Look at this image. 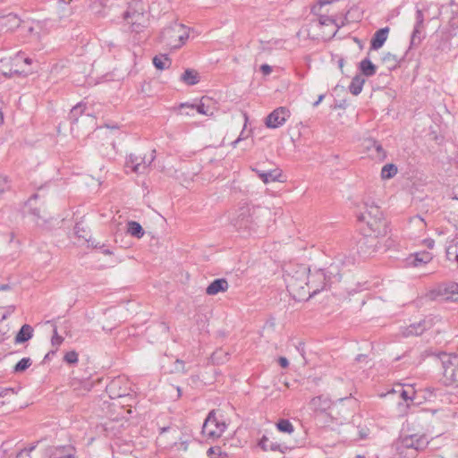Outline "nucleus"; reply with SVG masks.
Returning <instances> with one entry per match:
<instances>
[{
    "mask_svg": "<svg viewBox=\"0 0 458 458\" xmlns=\"http://www.w3.org/2000/svg\"><path fill=\"white\" fill-rule=\"evenodd\" d=\"M270 214L271 212L267 208L245 204L238 208L232 224L244 236L251 235L256 233L258 229L262 226V217Z\"/></svg>",
    "mask_w": 458,
    "mask_h": 458,
    "instance_id": "nucleus-1",
    "label": "nucleus"
},
{
    "mask_svg": "<svg viewBox=\"0 0 458 458\" xmlns=\"http://www.w3.org/2000/svg\"><path fill=\"white\" fill-rule=\"evenodd\" d=\"M147 20L145 4L141 0H131L114 21L116 25L145 27Z\"/></svg>",
    "mask_w": 458,
    "mask_h": 458,
    "instance_id": "nucleus-2",
    "label": "nucleus"
},
{
    "mask_svg": "<svg viewBox=\"0 0 458 458\" xmlns=\"http://www.w3.org/2000/svg\"><path fill=\"white\" fill-rule=\"evenodd\" d=\"M365 211L357 216L360 222L367 224L372 233L385 234L386 233V222L383 217L380 208L374 201L364 202Z\"/></svg>",
    "mask_w": 458,
    "mask_h": 458,
    "instance_id": "nucleus-3",
    "label": "nucleus"
},
{
    "mask_svg": "<svg viewBox=\"0 0 458 458\" xmlns=\"http://www.w3.org/2000/svg\"><path fill=\"white\" fill-rule=\"evenodd\" d=\"M428 445V438L423 435L402 436L395 444L397 453L404 458H414L419 451L425 449Z\"/></svg>",
    "mask_w": 458,
    "mask_h": 458,
    "instance_id": "nucleus-4",
    "label": "nucleus"
},
{
    "mask_svg": "<svg viewBox=\"0 0 458 458\" xmlns=\"http://www.w3.org/2000/svg\"><path fill=\"white\" fill-rule=\"evenodd\" d=\"M354 262L353 258H346L343 259L340 256L336 259V262L332 263L326 269H318L312 273L311 283L315 284V280H326L328 287L334 284L340 282L342 276L340 273L339 263L343 265H350Z\"/></svg>",
    "mask_w": 458,
    "mask_h": 458,
    "instance_id": "nucleus-5",
    "label": "nucleus"
},
{
    "mask_svg": "<svg viewBox=\"0 0 458 458\" xmlns=\"http://www.w3.org/2000/svg\"><path fill=\"white\" fill-rule=\"evenodd\" d=\"M443 382L446 386H458V355H445L442 360Z\"/></svg>",
    "mask_w": 458,
    "mask_h": 458,
    "instance_id": "nucleus-6",
    "label": "nucleus"
},
{
    "mask_svg": "<svg viewBox=\"0 0 458 458\" xmlns=\"http://www.w3.org/2000/svg\"><path fill=\"white\" fill-rule=\"evenodd\" d=\"M226 425L223 421H219L216 417L214 411H211L202 426L203 435L208 437H219L225 430Z\"/></svg>",
    "mask_w": 458,
    "mask_h": 458,
    "instance_id": "nucleus-7",
    "label": "nucleus"
},
{
    "mask_svg": "<svg viewBox=\"0 0 458 458\" xmlns=\"http://www.w3.org/2000/svg\"><path fill=\"white\" fill-rule=\"evenodd\" d=\"M106 391L112 399L124 397L130 394L131 386L125 377H118L106 386Z\"/></svg>",
    "mask_w": 458,
    "mask_h": 458,
    "instance_id": "nucleus-8",
    "label": "nucleus"
},
{
    "mask_svg": "<svg viewBox=\"0 0 458 458\" xmlns=\"http://www.w3.org/2000/svg\"><path fill=\"white\" fill-rule=\"evenodd\" d=\"M431 294L434 298L439 297L442 300L458 302V284L457 283H445L439 284Z\"/></svg>",
    "mask_w": 458,
    "mask_h": 458,
    "instance_id": "nucleus-9",
    "label": "nucleus"
},
{
    "mask_svg": "<svg viewBox=\"0 0 458 458\" xmlns=\"http://www.w3.org/2000/svg\"><path fill=\"white\" fill-rule=\"evenodd\" d=\"M289 117V109L284 106H280L267 116L265 124L267 128L276 129L284 125Z\"/></svg>",
    "mask_w": 458,
    "mask_h": 458,
    "instance_id": "nucleus-10",
    "label": "nucleus"
},
{
    "mask_svg": "<svg viewBox=\"0 0 458 458\" xmlns=\"http://www.w3.org/2000/svg\"><path fill=\"white\" fill-rule=\"evenodd\" d=\"M434 325L433 318L427 317L419 322L411 324L403 330L405 337L421 335L426 330L430 329Z\"/></svg>",
    "mask_w": 458,
    "mask_h": 458,
    "instance_id": "nucleus-11",
    "label": "nucleus"
},
{
    "mask_svg": "<svg viewBox=\"0 0 458 458\" xmlns=\"http://www.w3.org/2000/svg\"><path fill=\"white\" fill-rule=\"evenodd\" d=\"M380 234L374 233V236H363L358 242V252L362 257H368L377 250L378 243L377 237Z\"/></svg>",
    "mask_w": 458,
    "mask_h": 458,
    "instance_id": "nucleus-12",
    "label": "nucleus"
},
{
    "mask_svg": "<svg viewBox=\"0 0 458 458\" xmlns=\"http://www.w3.org/2000/svg\"><path fill=\"white\" fill-rule=\"evenodd\" d=\"M11 57L0 59V72L6 78H12L15 75L26 77L31 72L26 69L13 68Z\"/></svg>",
    "mask_w": 458,
    "mask_h": 458,
    "instance_id": "nucleus-13",
    "label": "nucleus"
},
{
    "mask_svg": "<svg viewBox=\"0 0 458 458\" xmlns=\"http://www.w3.org/2000/svg\"><path fill=\"white\" fill-rule=\"evenodd\" d=\"M173 32H174V30H162L160 41L165 43V45L170 48H179L188 39L189 34L185 33L180 36H174L171 35Z\"/></svg>",
    "mask_w": 458,
    "mask_h": 458,
    "instance_id": "nucleus-14",
    "label": "nucleus"
},
{
    "mask_svg": "<svg viewBox=\"0 0 458 458\" xmlns=\"http://www.w3.org/2000/svg\"><path fill=\"white\" fill-rule=\"evenodd\" d=\"M75 448L72 445H60L49 449L48 458H75Z\"/></svg>",
    "mask_w": 458,
    "mask_h": 458,
    "instance_id": "nucleus-15",
    "label": "nucleus"
},
{
    "mask_svg": "<svg viewBox=\"0 0 458 458\" xmlns=\"http://www.w3.org/2000/svg\"><path fill=\"white\" fill-rule=\"evenodd\" d=\"M365 147L373 158L383 161L386 157V152L378 141L369 140L366 142Z\"/></svg>",
    "mask_w": 458,
    "mask_h": 458,
    "instance_id": "nucleus-16",
    "label": "nucleus"
},
{
    "mask_svg": "<svg viewBox=\"0 0 458 458\" xmlns=\"http://www.w3.org/2000/svg\"><path fill=\"white\" fill-rule=\"evenodd\" d=\"M253 171L257 174L259 178L266 184L272 182H281L280 177L282 176V172L278 168L272 169L267 172L259 169H253Z\"/></svg>",
    "mask_w": 458,
    "mask_h": 458,
    "instance_id": "nucleus-17",
    "label": "nucleus"
},
{
    "mask_svg": "<svg viewBox=\"0 0 458 458\" xmlns=\"http://www.w3.org/2000/svg\"><path fill=\"white\" fill-rule=\"evenodd\" d=\"M21 25V20L13 13L0 16V28L19 29Z\"/></svg>",
    "mask_w": 458,
    "mask_h": 458,
    "instance_id": "nucleus-18",
    "label": "nucleus"
},
{
    "mask_svg": "<svg viewBox=\"0 0 458 458\" xmlns=\"http://www.w3.org/2000/svg\"><path fill=\"white\" fill-rule=\"evenodd\" d=\"M228 288V282L225 278H217L212 281L206 288V293L208 295H216L218 293L225 292Z\"/></svg>",
    "mask_w": 458,
    "mask_h": 458,
    "instance_id": "nucleus-19",
    "label": "nucleus"
},
{
    "mask_svg": "<svg viewBox=\"0 0 458 458\" xmlns=\"http://www.w3.org/2000/svg\"><path fill=\"white\" fill-rule=\"evenodd\" d=\"M432 259L433 257L429 252H417L409 258L408 263L410 265H412L413 267H421L429 263L432 260Z\"/></svg>",
    "mask_w": 458,
    "mask_h": 458,
    "instance_id": "nucleus-20",
    "label": "nucleus"
},
{
    "mask_svg": "<svg viewBox=\"0 0 458 458\" xmlns=\"http://www.w3.org/2000/svg\"><path fill=\"white\" fill-rule=\"evenodd\" d=\"M33 327L29 324L21 326L20 330L15 335V344H24L33 337Z\"/></svg>",
    "mask_w": 458,
    "mask_h": 458,
    "instance_id": "nucleus-21",
    "label": "nucleus"
},
{
    "mask_svg": "<svg viewBox=\"0 0 458 458\" xmlns=\"http://www.w3.org/2000/svg\"><path fill=\"white\" fill-rule=\"evenodd\" d=\"M259 446L263 451H280L281 453L284 452V449L287 447L276 442L271 441L267 437L263 436L259 442Z\"/></svg>",
    "mask_w": 458,
    "mask_h": 458,
    "instance_id": "nucleus-22",
    "label": "nucleus"
},
{
    "mask_svg": "<svg viewBox=\"0 0 458 458\" xmlns=\"http://www.w3.org/2000/svg\"><path fill=\"white\" fill-rule=\"evenodd\" d=\"M311 279H312V273L310 274V276H308V282H307V285L309 286V289L311 290V292L310 293V297L315 296L318 293H319L320 292L327 289L328 284L326 280H318L317 279V280H315L316 281L315 284H312Z\"/></svg>",
    "mask_w": 458,
    "mask_h": 458,
    "instance_id": "nucleus-23",
    "label": "nucleus"
},
{
    "mask_svg": "<svg viewBox=\"0 0 458 458\" xmlns=\"http://www.w3.org/2000/svg\"><path fill=\"white\" fill-rule=\"evenodd\" d=\"M338 30H335L334 33H332V34H330L328 36H324V35H320L319 33L310 34V30H298L296 35H297V37L299 38H310L313 41L319 42V41H327V40H329V39L333 38L335 36V33Z\"/></svg>",
    "mask_w": 458,
    "mask_h": 458,
    "instance_id": "nucleus-24",
    "label": "nucleus"
},
{
    "mask_svg": "<svg viewBox=\"0 0 458 458\" xmlns=\"http://www.w3.org/2000/svg\"><path fill=\"white\" fill-rule=\"evenodd\" d=\"M152 63L156 69L164 71L171 66L172 60L167 54H160L153 57Z\"/></svg>",
    "mask_w": 458,
    "mask_h": 458,
    "instance_id": "nucleus-25",
    "label": "nucleus"
},
{
    "mask_svg": "<svg viewBox=\"0 0 458 458\" xmlns=\"http://www.w3.org/2000/svg\"><path fill=\"white\" fill-rule=\"evenodd\" d=\"M389 30H377L370 41V49H379L386 41Z\"/></svg>",
    "mask_w": 458,
    "mask_h": 458,
    "instance_id": "nucleus-26",
    "label": "nucleus"
},
{
    "mask_svg": "<svg viewBox=\"0 0 458 458\" xmlns=\"http://www.w3.org/2000/svg\"><path fill=\"white\" fill-rule=\"evenodd\" d=\"M426 19H431L429 17V10L428 7L422 5V7L416 6L415 13V23L413 29H420Z\"/></svg>",
    "mask_w": 458,
    "mask_h": 458,
    "instance_id": "nucleus-27",
    "label": "nucleus"
},
{
    "mask_svg": "<svg viewBox=\"0 0 458 458\" xmlns=\"http://www.w3.org/2000/svg\"><path fill=\"white\" fill-rule=\"evenodd\" d=\"M181 81L188 86H193L199 83V72L193 69H186L181 75Z\"/></svg>",
    "mask_w": 458,
    "mask_h": 458,
    "instance_id": "nucleus-28",
    "label": "nucleus"
},
{
    "mask_svg": "<svg viewBox=\"0 0 458 458\" xmlns=\"http://www.w3.org/2000/svg\"><path fill=\"white\" fill-rule=\"evenodd\" d=\"M140 160H141L140 156L130 154L126 157L125 165H126V167L131 168V171L136 174H142Z\"/></svg>",
    "mask_w": 458,
    "mask_h": 458,
    "instance_id": "nucleus-29",
    "label": "nucleus"
},
{
    "mask_svg": "<svg viewBox=\"0 0 458 458\" xmlns=\"http://www.w3.org/2000/svg\"><path fill=\"white\" fill-rule=\"evenodd\" d=\"M359 69L366 77H371L377 72L376 65L369 58H365L360 63Z\"/></svg>",
    "mask_w": 458,
    "mask_h": 458,
    "instance_id": "nucleus-30",
    "label": "nucleus"
},
{
    "mask_svg": "<svg viewBox=\"0 0 458 458\" xmlns=\"http://www.w3.org/2000/svg\"><path fill=\"white\" fill-rule=\"evenodd\" d=\"M446 258L458 264V238L452 240L446 247Z\"/></svg>",
    "mask_w": 458,
    "mask_h": 458,
    "instance_id": "nucleus-31",
    "label": "nucleus"
},
{
    "mask_svg": "<svg viewBox=\"0 0 458 458\" xmlns=\"http://www.w3.org/2000/svg\"><path fill=\"white\" fill-rule=\"evenodd\" d=\"M127 233L137 239H140L143 237L145 231L140 223L129 221L127 224Z\"/></svg>",
    "mask_w": 458,
    "mask_h": 458,
    "instance_id": "nucleus-32",
    "label": "nucleus"
},
{
    "mask_svg": "<svg viewBox=\"0 0 458 458\" xmlns=\"http://www.w3.org/2000/svg\"><path fill=\"white\" fill-rule=\"evenodd\" d=\"M364 83L365 79H363L360 75H355L349 86L350 92L354 96H358L361 92Z\"/></svg>",
    "mask_w": 458,
    "mask_h": 458,
    "instance_id": "nucleus-33",
    "label": "nucleus"
},
{
    "mask_svg": "<svg viewBox=\"0 0 458 458\" xmlns=\"http://www.w3.org/2000/svg\"><path fill=\"white\" fill-rule=\"evenodd\" d=\"M311 405L317 410L325 411L330 408L331 403L327 397L320 395L311 399Z\"/></svg>",
    "mask_w": 458,
    "mask_h": 458,
    "instance_id": "nucleus-34",
    "label": "nucleus"
},
{
    "mask_svg": "<svg viewBox=\"0 0 458 458\" xmlns=\"http://www.w3.org/2000/svg\"><path fill=\"white\" fill-rule=\"evenodd\" d=\"M85 111V105L81 102L78 103L76 106H74L68 115V119L71 122L72 124L78 122L79 117L84 113Z\"/></svg>",
    "mask_w": 458,
    "mask_h": 458,
    "instance_id": "nucleus-35",
    "label": "nucleus"
},
{
    "mask_svg": "<svg viewBox=\"0 0 458 458\" xmlns=\"http://www.w3.org/2000/svg\"><path fill=\"white\" fill-rule=\"evenodd\" d=\"M397 166L394 164H386L381 169V178L384 180L391 179L397 174Z\"/></svg>",
    "mask_w": 458,
    "mask_h": 458,
    "instance_id": "nucleus-36",
    "label": "nucleus"
},
{
    "mask_svg": "<svg viewBox=\"0 0 458 458\" xmlns=\"http://www.w3.org/2000/svg\"><path fill=\"white\" fill-rule=\"evenodd\" d=\"M392 392L400 394V396L405 402H408V401H410L411 403L413 402V397H414V394H415L413 389L405 390L403 388V386L402 385H400L397 386V389H393Z\"/></svg>",
    "mask_w": 458,
    "mask_h": 458,
    "instance_id": "nucleus-37",
    "label": "nucleus"
},
{
    "mask_svg": "<svg viewBox=\"0 0 458 458\" xmlns=\"http://www.w3.org/2000/svg\"><path fill=\"white\" fill-rule=\"evenodd\" d=\"M32 364V360L29 357L22 358L13 367L14 373H22Z\"/></svg>",
    "mask_w": 458,
    "mask_h": 458,
    "instance_id": "nucleus-38",
    "label": "nucleus"
},
{
    "mask_svg": "<svg viewBox=\"0 0 458 458\" xmlns=\"http://www.w3.org/2000/svg\"><path fill=\"white\" fill-rule=\"evenodd\" d=\"M276 428L280 432L291 434L294 431L293 425L284 419H281L276 422Z\"/></svg>",
    "mask_w": 458,
    "mask_h": 458,
    "instance_id": "nucleus-39",
    "label": "nucleus"
},
{
    "mask_svg": "<svg viewBox=\"0 0 458 458\" xmlns=\"http://www.w3.org/2000/svg\"><path fill=\"white\" fill-rule=\"evenodd\" d=\"M383 62L387 65V68L390 70L394 69L398 64L397 56L391 53H387L384 55Z\"/></svg>",
    "mask_w": 458,
    "mask_h": 458,
    "instance_id": "nucleus-40",
    "label": "nucleus"
},
{
    "mask_svg": "<svg viewBox=\"0 0 458 458\" xmlns=\"http://www.w3.org/2000/svg\"><path fill=\"white\" fill-rule=\"evenodd\" d=\"M179 108L181 110V114H183L182 110L184 108H190L191 110L196 109L199 114H207V110H206V107H205V106L203 104L194 106V105H190L188 103H182V104L180 105Z\"/></svg>",
    "mask_w": 458,
    "mask_h": 458,
    "instance_id": "nucleus-41",
    "label": "nucleus"
},
{
    "mask_svg": "<svg viewBox=\"0 0 458 458\" xmlns=\"http://www.w3.org/2000/svg\"><path fill=\"white\" fill-rule=\"evenodd\" d=\"M424 38V30H413L411 37V47L418 46Z\"/></svg>",
    "mask_w": 458,
    "mask_h": 458,
    "instance_id": "nucleus-42",
    "label": "nucleus"
},
{
    "mask_svg": "<svg viewBox=\"0 0 458 458\" xmlns=\"http://www.w3.org/2000/svg\"><path fill=\"white\" fill-rule=\"evenodd\" d=\"M74 233L79 237L84 239L86 242H89L90 239H88L89 233L87 230L83 227V225L81 223H76L74 226Z\"/></svg>",
    "mask_w": 458,
    "mask_h": 458,
    "instance_id": "nucleus-43",
    "label": "nucleus"
},
{
    "mask_svg": "<svg viewBox=\"0 0 458 458\" xmlns=\"http://www.w3.org/2000/svg\"><path fill=\"white\" fill-rule=\"evenodd\" d=\"M23 58V53L21 51L18 52L15 55L11 57V60L13 61V68H23V63L21 59Z\"/></svg>",
    "mask_w": 458,
    "mask_h": 458,
    "instance_id": "nucleus-44",
    "label": "nucleus"
},
{
    "mask_svg": "<svg viewBox=\"0 0 458 458\" xmlns=\"http://www.w3.org/2000/svg\"><path fill=\"white\" fill-rule=\"evenodd\" d=\"M155 152V150H152L149 158H147L146 157H141L140 163L142 174L146 171V169L151 165V163L156 158Z\"/></svg>",
    "mask_w": 458,
    "mask_h": 458,
    "instance_id": "nucleus-45",
    "label": "nucleus"
},
{
    "mask_svg": "<svg viewBox=\"0 0 458 458\" xmlns=\"http://www.w3.org/2000/svg\"><path fill=\"white\" fill-rule=\"evenodd\" d=\"M64 360L68 364H76L78 362V353L71 351L65 353Z\"/></svg>",
    "mask_w": 458,
    "mask_h": 458,
    "instance_id": "nucleus-46",
    "label": "nucleus"
},
{
    "mask_svg": "<svg viewBox=\"0 0 458 458\" xmlns=\"http://www.w3.org/2000/svg\"><path fill=\"white\" fill-rule=\"evenodd\" d=\"M64 342V337L59 335L57 333L56 327H54L53 336L51 338V344L53 346H59Z\"/></svg>",
    "mask_w": 458,
    "mask_h": 458,
    "instance_id": "nucleus-47",
    "label": "nucleus"
},
{
    "mask_svg": "<svg viewBox=\"0 0 458 458\" xmlns=\"http://www.w3.org/2000/svg\"><path fill=\"white\" fill-rule=\"evenodd\" d=\"M260 71L264 75H268L272 72V67L267 64H264L260 66Z\"/></svg>",
    "mask_w": 458,
    "mask_h": 458,
    "instance_id": "nucleus-48",
    "label": "nucleus"
},
{
    "mask_svg": "<svg viewBox=\"0 0 458 458\" xmlns=\"http://www.w3.org/2000/svg\"><path fill=\"white\" fill-rule=\"evenodd\" d=\"M35 449V446H30L29 449H23V450H21L18 454H17V458H21L23 454H27V455H30V454Z\"/></svg>",
    "mask_w": 458,
    "mask_h": 458,
    "instance_id": "nucleus-49",
    "label": "nucleus"
},
{
    "mask_svg": "<svg viewBox=\"0 0 458 458\" xmlns=\"http://www.w3.org/2000/svg\"><path fill=\"white\" fill-rule=\"evenodd\" d=\"M278 363L282 368H286L289 365V361L285 357H280L278 360Z\"/></svg>",
    "mask_w": 458,
    "mask_h": 458,
    "instance_id": "nucleus-50",
    "label": "nucleus"
},
{
    "mask_svg": "<svg viewBox=\"0 0 458 458\" xmlns=\"http://www.w3.org/2000/svg\"><path fill=\"white\" fill-rule=\"evenodd\" d=\"M55 352H56V351H50V352H48L45 355V357L43 359V362H47V361L50 360L52 359V357L55 354Z\"/></svg>",
    "mask_w": 458,
    "mask_h": 458,
    "instance_id": "nucleus-51",
    "label": "nucleus"
},
{
    "mask_svg": "<svg viewBox=\"0 0 458 458\" xmlns=\"http://www.w3.org/2000/svg\"><path fill=\"white\" fill-rule=\"evenodd\" d=\"M176 369L177 370H182L183 372L185 371L184 370V362L182 360H176Z\"/></svg>",
    "mask_w": 458,
    "mask_h": 458,
    "instance_id": "nucleus-52",
    "label": "nucleus"
},
{
    "mask_svg": "<svg viewBox=\"0 0 458 458\" xmlns=\"http://www.w3.org/2000/svg\"><path fill=\"white\" fill-rule=\"evenodd\" d=\"M22 63H23V65H30L32 64V59L30 58V57H25L23 55V58L21 59Z\"/></svg>",
    "mask_w": 458,
    "mask_h": 458,
    "instance_id": "nucleus-53",
    "label": "nucleus"
},
{
    "mask_svg": "<svg viewBox=\"0 0 458 458\" xmlns=\"http://www.w3.org/2000/svg\"><path fill=\"white\" fill-rule=\"evenodd\" d=\"M296 349L301 356H304V344L302 343H300Z\"/></svg>",
    "mask_w": 458,
    "mask_h": 458,
    "instance_id": "nucleus-54",
    "label": "nucleus"
},
{
    "mask_svg": "<svg viewBox=\"0 0 458 458\" xmlns=\"http://www.w3.org/2000/svg\"><path fill=\"white\" fill-rule=\"evenodd\" d=\"M9 393H13V391L10 388H5L0 391V397L5 396Z\"/></svg>",
    "mask_w": 458,
    "mask_h": 458,
    "instance_id": "nucleus-55",
    "label": "nucleus"
},
{
    "mask_svg": "<svg viewBox=\"0 0 458 458\" xmlns=\"http://www.w3.org/2000/svg\"><path fill=\"white\" fill-rule=\"evenodd\" d=\"M324 98H325V96H324V95H319V96H318V98L317 99V101H315V102L313 103V106H314V107H317V106L321 103V101L324 99Z\"/></svg>",
    "mask_w": 458,
    "mask_h": 458,
    "instance_id": "nucleus-56",
    "label": "nucleus"
},
{
    "mask_svg": "<svg viewBox=\"0 0 458 458\" xmlns=\"http://www.w3.org/2000/svg\"><path fill=\"white\" fill-rule=\"evenodd\" d=\"M243 140L242 137H238L234 141L232 142V146L235 148L237 144Z\"/></svg>",
    "mask_w": 458,
    "mask_h": 458,
    "instance_id": "nucleus-57",
    "label": "nucleus"
},
{
    "mask_svg": "<svg viewBox=\"0 0 458 458\" xmlns=\"http://www.w3.org/2000/svg\"><path fill=\"white\" fill-rule=\"evenodd\" d=\"M99 248L102 250V252L105 253V254H111L112 253L108 249L105 248V245H101V246H99Z\"/></svg>",
    "mask_w": 458,
    "mask_h": 458,
    "instance_id": "nucleus-58",
    "label": "nucleus"
},
{
    "mask_svg": "<svg viewBox=\"0 0 458 458\" xmlns=\"http://www.w3.org/2000/svg\"><path fill=\"white\" fill-rule=\"evenodd\" d=\"M31 214H32V215H34L35 216L38 217V218L40 217V216H39V211H38V208H33V209L31 210Z\"/></svg>",
    "mask_w": 458,
    "mask_h": 458,
    "instance_id": "nucleus-59",
    "label": "nucleus"
},
{
    "mask_svg": "<svg viewBox=\"0 0 458 458\" xmlns=\"http://www.w3.org/2000/svg\"><path fill=\"white\" fill-rule=\"evenodd\" d=\"M349 13H348L345 15L344 20H345V21H346V22H344V21H343V22H342V26H345V25H348V24H349V20H348V14H349Z\"/></svg>",
    "mask_w": 458,
    "mask_h": 458,
    "instance_id": "nucleus-60",
    "label": "nucleus"
},
{
    "mask_svg": "<svg viewBox=\"0 0 458 458\" xmlns=\"http://www.w3.org/2000/svg\"><path fill=\"white\" fill-rule=\"evenodd\" d=\"M4 190H5V182H4V183L0 182V193L4 192Z\"/></svg>",
    "mask_w": 458,
    "mask_h": 458,
    "instance_id": "nucleus-61",
    "label": "nucleus"
},
{
    "mask_svg": "<svg viewBox=\"0 0 458 458\" xmlns=\"http://www.w3.org/2000/svg\"><path fill=\"white\" fill-rule=\"evenodd\" d=\"M38 195L37 193H36V194H33V195L30 197V199H29V203H30V202H31V200H32V199H36L38 198Z\"/></svg>",
    "mask_w": 458,
    "mask_h": 458,
    "instance_id": "nucleus-62",
    "label": "nucleus"
},
{
    "mask_svg": "<svg viewBox=\"0 0 458 458\" xmlns=\"http://www.w3.org/2000/svg\"><path fill=\"white\" fill-rule=\"evenodd\" d=\"M6 289H8V285H7V284H2V285H0V290L4 291V290H6Z\"/></svg>",
    "mask_w": 458,
    "mask_h": 458,
    "instance_id": "nucleus-63",
    "label": "nucleus"
},
{
    "mask_svg": "<svg viewBox=\"0 0 458 458\" xmlns=\"http://www.w3.org/2000/svg\"><path fill=\"white\" fill-rule=\"evenodd\" d=\"M433 245H434V241L430 240L428 242V247H433Z\"/></svg>",
    "mask_w": 458,
    "mask_h": 458,
    "instance_id": "nucleus-64",
    "label": "nucleus"
}]
</instances>
